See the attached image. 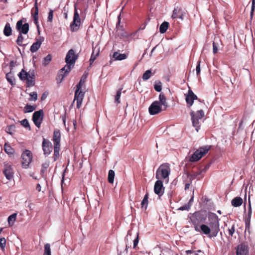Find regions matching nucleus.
Masks as SVG:
<instances>
[{
    "label": "nucleus",
    "instance_id": "1",
    "mask_svg": "<svg viewBox=\"0 0 255 255\" xmlns=\"http://www.w3.org/2000/svg\"><path fill=\"white\" fill-rule=\"evenodd\" d=\"M207 224H202L200 227L201 233L212 238L217 236L220 231V219L214 213L209 212L207 216Z\"/></svg>",
    "mask_w": 255,
    "mask_h": 255
},
{
    "label": "nucleus",
    "instance_id": "2",
    "mask_svg": "<svg viewBox=\"0 0 255 255\" xmlns=\"http://www.w3.org/2000/svg\"><path fill=\"white\" fill-rule=\"evenodd\" d=\"M78 57V55L75 54L73 49H71L68 51L65 58L66 65L60 70L58 73V76L61 77V80L64 77L66 74L70 72L72 68L73 67Z\"/></svg>",
    "mask_w": 255,
    "mask_h": 255
},
{
    "label": "nucleus",
    "instance_id": "3",
    "mask_svg": "<svg viewBox=\"0 0 255 255\" xmlns=\"http://www.w3.org/2000/svg\"><path fill=\"white\" fill-rule=\"evenodd\" d=\"M170 171V165L168 163H165L162 164L156 171V178L159 180L161 179H168Z\"/></svg>",
    "mask_w": 255,
    "mask_h": 255
},
{
    "label": "nucleus",
    "instance_id": "4",
    "mask_svg": "<svg viewBox=\"0 0 255 255\" xmlns=\"http://www.w3.org/2000/svg\"><path fill=\"white\" fill-rule=\"evenodd\" d=\"M190 116L193 127L195 128L196 130L198 132L200 128V124L199 120H201L204 116V112L202 109H200L194 112H190Z\"/></svg>",
    "mask_w": 255,
    "mask_h": 255
},
{
    "label": "nucleus",
    "instance_id": "5",
    "mask_svg": "<svg viewBox=\"0 0 255 255\" xmlns=\"http://www.w3.org/2000/svg\"><path fill=\"white\" fill-rule=\"evenodd\" d=\"M18 75L20 80H26L27 87H31L34 85L35 75L33 72L30 73V71L26 72L24 69H22Z\"/></svg>",
    "mask_w": 255,
    "mask_h": 255
},
{
    "label": "nucleus",
    "instance_id": "6",
    "mask_svg": "<svg viewBox=\"0 0 255 255\" xmlns=\"http://www.w3.org/2000/svg\"><path fill=\"white\" fill-rule=\"evenodd\" d=\"M210 146H205L199 148L192 155L190 158V161L195 162L200 160L203 156L205 155L210 149Z\"/></svg>",
    "mask_w": 255,
    "mask_h": 255
},
{
    "label": "nucleus",
    "instance_id": "7",
    "mask_svg": "<svg viewBox=\"0 0 255 255\" xmlns=\"http://www.w3.org/2000/svg\"><path fill=\"white\" fill-rule=\"evenodd\" d=\"M205 220L206 217L200 212H195L191 218V221L194 226L195 230L197 232H201L198 228V225L200 223L204 222Z\"/></svg>",
    "mask_w": 255,
    "mask_h": 255
},
{
    "label": "nucleus",
    "instance_id": "8",
    "mask_svg": "<svg viewBox=\"0 0 255 255\" xmlns=\"http://www.w3.org/2000/svg\"><path fill=\"white\" fill-rule=\"evenodd\" d=\"M22 166L25 168H27L32 160V154L31 152L26 149L21 154Z\"/></svg>",
    "mask_w": 255,
    "mask_h": 255
},
{
    "label": "nucleus",
    "instance_id": "9",
    "mask_svg": "<svg viewBox=\"0 0 255 255\" xmlns=\"http://www.w3.org/2000/svg\"><path fill=\"white\" fill-rule=\"evenodd\" d=\"M76 89L75 92V95H74V101H76V107L77 109H80L82 102L83 100L84 99V96H85V92H83L82 91V88H78L76 87Z\"/></svg>",
    "mask_w": 255,
    "mask_h": 255
},
{
    "label": "nucleus",
    "instance_id": "10",
    "mask_svg": "<svg viewBox=\"0 0 255 255\" xmlns=\"http://www.w3.org/2000/svg\"><path fill=\"white\" fill-rule=\"evenodd\" d=\"M44 117L42 110L35 111L32 116V120L35 125L38 128L40 127Z\"/></svg>",
    "mask_w": 255,
    "mask_h": 255
},
{
    "label": "nucleus",
    "instance_id": "11",
    "mask_svg": "<svg viewBox=\"0 0 255 255\" xmlns=\"http://www.w3.org/2000/svg\"><path fill=\"white\" fill-rule=\"evenodd\" d=\"M81 20L79 14L76 7L74 8L73 20L70 24L71 30L72 31H77L80 25Z\"/></svg>",
    "mask_w": 255,
    "mask_h": 255
},
{
    "label": "nucleus",
    "instance_id": "12",
    "mask_svg": "<svg viewBox=\"0 0 255 255\" xmlns=\"http://www.w3.org/2000/svg\"><path fill=\"white\" fill-rule=\"evenodd\" d=\"M165 110H163V108L159 105L157 101L153 102L149 106L148 111L151 115H157L162 111Z\"/></svg>",
    "mask_w": 255,
    "mask_h": 255
},
{
    "label": "nucleus",
    "instance_id": "13",
    "mask_svg": "<svg viewBox=\"0 0 255 255\" xmlns=\"http://www.w3.org/2000/svg\"><path fill=\"white\" fill-rule=\"evenodd\" d=\"M25 20V19L22 18L18 20L16 23V28L20 33L26 34L28 32L29 27V24L28 23H25L23 24V22Z\"/></svg>",
    "mask_w": 255,
    "mask_h": 255
},
{
    "label": "nucleus",
    "instance_id": "14",
    "mask_svg": "<svg viewBox=\"0 0 255 255\" xmlns=\"http://www.w3.org/2000/svg\"><path fill=\"white\" fill-rule=\"evenodd\" d=\"M42 149L45 156L49 155L52 151L53 146L51 142L47 139L43 138L42 143Z\"/></svg>",
    "mask_w": 255,
    "mask_h": 255
},
{
    "label": "nucleus",
    "instance_id": "15",
    "mask_svg": "<svg viewBox=\"0 0 255 255\" xmlns=\"http://www.w3.org/2000/svg\"><path fill=\"white\" fill-rule=\"evenodd\" d=\"M249 248L247 244L242 243L236 248L237 255H248Z\"/></svg>",
    "mask_w": 255,
    "mask_h": 255
},
{
    "label": "nucleus",
    "instance_id": "16",
    "mask_svg": "<svg viewBox=\"0 0 255 255\" xmlns=\"http://www.w3.org/2000/svg\"><path fill=\"white\" fill-rule=\"evenodd\" d=\"M154 191L159 197H161L164 193V187H163V182L158 179L155 183L154 186Z\"/></svg>",
    "mask_w": 255,
    "mask_h": 255
},
{
    "label": "nucleus",
    "instance_id": "17",
    "mask_svg": "<svg viewBox=\"0 0 255 255\" xmlns=\"http://www.w3.org/2000/svg\"><path fill=\"white\" fill-rule=\"evenodd\" d=\"M185 100L187 107L190 108L193 105L194 100H198V97L191 90H189L186 96Z\"/></svg>",
    "mask_w": 255,
    "mask_h": 255
},
{
    "label": "nucleus",
    "instance_id": "18",
    "mask_svg": "<svg viewBox=\"0 0 255 255\" xmlns=\"http://www.w3.org/2000/svg\"><path fill=\"white\" fill-rule=\"evenodd\" d=\"M185 14V12L182 8L175 7L173 10L172 18L173 19L180 18L181 20H183Z\"/></svg>",
    "mask_w": 255,
    "mask_h": 255
},
{
    "label": "nucleus",
    "instance_id": "19",
    "mask_svg": "<svg viewBox=\"0 0 255 255\" xmlns=\"http://www.w3.org/2000/svg\"><path fill=\"white\" fill-rule=\"evenodd\" d=\"M3 173L8 180H11L13 176L14 172L10 165H5Z\"/></svg>",
    "mask_w": 255,
    "mask_h": 255
},
{
    "label": "nucleus",
    "instance_id": "20",
    "mask_svg": "<svg viewBox=\"0 0 255 255\" xmlns=\"http://www.w3.org/2000/svg\"><path fill=\"white\" fill-rule=\"evenodd\" d=\"M61 133L59 129H56L54 130L53 139L54 145H60Z\"/></svg>",
    "mask_w": 255,
    "mask_h": 255
},
{
    "label": "nucleus",
    "instance_id": "21",
    "mask_svg": "<svg viewBox=\"0 0 255 255\" xmlns=\"http://www.w3.org/2000/svg\"><path fill=\"white\" fill-rule=\"evenodd\" d=\"M159 104L162 107L163 110H166L168 107V103L167 102V99L164 94L163 93H161L159 96Z\"/></svg>",
    "mask_w": 255,
    "mask_h": 255
},
{
    "label": "nucleus",
    "instance_id": "22",
    "mask_svg": "<svg viewBox=\"0 0 255 255\" xmlns=\"http://www.w3.org/2000/svg\"><path fill=\"white\" fill-rule=\"evenodd\" d=\"M42 43V39L40 37L39 39H36V41L32 44V45L30 47V51L31 52L33 53L37 51L38 49L40 47V46Z\"/></svg>",
    "mask_w": 255,
    "mask_h": 255
},
{
    "label": "nucleus",
    "instance_id": "23",
    "mask_svg": "<svg viewBox=\"0 0 255 255\" xmlns=\"http://www.w3.org/2000/svg\"><path fill=\"white\" fill-rule=\"evenodd\" d=\"M131 231H128L127 234V235L125 238V241L126 243V250L127 251L128 248H131V241H132V238H131Z\"/></svg>",
    "mask_w": 255,
    "mask_h": 255
},
{
    "label": "nucleus",
    "instance_id": "24",
    "mask_svg": "<svg viewBox=\"0 0 255 255\" xmlns=\"http://www.w3.org/2000/svg\"><path fill=\"white\" fill-rule=\"evenodd\" d=\"M202 171H198L197 172L193 171L192 173L189 172L187 173V176L191 180H193L195 178H200L202 177L201 176Z\"/></svg>",
    "mask_w": 255,
    "mask_h": 255
},
{
    "label": "nucleus",
    "instance_id": "25",
    "mask_svg": "<svg viewBox=\"0 0 255 255\" xmlns=\"http://www.w3.org/2000/svg\"><path fill=\"white\" fill-rule=\"evenodd\" d=\"M231 203L234 207H239L243 204V199L240 197H236L232 200Z\"/></svg>",
    "mask_w": 255,
    "mask_h": 255
},
{
    "label": "nucleus",
    "instance_id": "26",
    "mask_svg": "<svg viewBox=\"0 0 255 255\" xmlns=\"http://www.w3.org/2000/svg\"><path fill=\"white\" fill-rule=\"evenodd\" d=\"M127 55L126 54H120L118 52H115L113 54V57L116 60H122L127 58Z\"/></svg>",
    "mask_w": 255,
    "mask_h": 255
},
{
    "label": "nucleus",
    "instance_id": "27",
    "mask_svg": "<svg viewBox=\"0 0 255 255\" xmlns=\"http://www.w3.org/2000/svg\"><path fill=\"white\" fill-rule=\"evenodd\" d=\"M60 147V145H54V154L53 156L54 161H56L59 157Z\"/></svg>",
    "mask_w": 255,
    "mask_h": 255
},
{
    "label": "nucleus",
    "instance_id": "28",
    "mask_svg": "<svg viewBox=\"0 0 255 255\" xmlns=\"http://www.w3.org/2000/svg\"><path fill=\"white\" fill-rule=\"evenodd\" d=\"M11 28L10 27V23H6L4 29H3V33L6 36H9L11 34Z\"/></svg>",
    "mask_w": 255,
    "mask_h": 255
},
{
    "label": "nucleus",
    "instance_id": "29",
    "mask_svg": "<svg viewBox=\"0 0 255 255\" xmlns=\"http://www.w3.org/2000/svg\"><path fill=\"white\" fill-rule=\"evenodd\" d=\"M49 166V161H46L43 163L41 165V169L40 170V174L42 176H45V174L46 172L47 169Z\"/></svg>",
    "mask_w": 255,
    "mask_h": 255
},
{
    "label": "nucleus",
    "instance_id": "30",
    "mask_svg": "<svg viewBox=\"0 0 255 255\" xmlns=\"http://www.w3.org/2000/svg\"><path fill=\"white\" fill-rule=\"evenodd\" d=\"M148 193L147 192L144 196V198L141 201V206L142 208H144L145 209L147 208L148 204Z\"/></svg>",
    "mask_w": 255,
    "mask_h": 255
},
{
    "label": "nucleus",
    "instance_id": "31",
    "mask_svg": "<svg viewBox=\"0 0 255 255\" xmlns=\"http://www.w3.org/2000/svg\"><path fill=\"white\" fill-rule=\"evenodd\" d=\"M4 150L8 155H13L14 153V149L8 144H4Z\"/></svg>",
    "mask_w": 255,
    "mask_h": 255
},
{
    "label": "nucleus",
    "instance_id": "32",
    "mask_svg": "<svg viewBox=\"0 0 255 255\" xmlns=\"http://www.w3.org/2000/svg\"><path fill=\"white\" fill-rule=\"evenodd\" d=\"M16 216L17 214L13 213L8 217L7 221L9 226H12L13 225L14 223L16 220Z\"/></svg>",
    "mask_w": 255,
    "mask_h": 255
},
{
    "label": "nucleus",
    "instance_id": "33",
    "mask_svg": "<svg viewBox=\"0 0 255 255\" xmlns=\"http://www.w3.org/2000/svg\"><path fill=\"white\" fill-rule=\"evenodd\" d=\"M168 26H169V23L168 22H166V21L163 22L160 26V27H159L160 32L161 33H165L167 31Z\"/></svg>",
    "mask_w": 255,
    "mask_h": 255
},
{
    "label": "nucleus",
    "instance_id": "34",
    "mask_svg": "<svg viewBox=\"0 0 255 255\" xmlns=\"http://www.w3.org/2000/svg\"><path fill=\"white\" fill-rule=\"evenodd\" d=\"M152 75L151 70H146L143 74L142 78L144 81L148 80Z\"/></svg>",
    "mask_w": 255,
    "mask_h": 255
},
{
    "label": "nucleus",
    "instance_id": "35",
    "mask_svg": "<svg viewBox=\"0 0 255 255\" xmlns=\"http://www.w3.org/2000/svg\"><path fill=\"white\" fill-rule=\"evenodd\" d=\"M115 177V172L113 170H110L108 173V180L110 183H113Z\"/></svg>",
    "mask_w": 255,
    "mask_h": 255
},
{
    "label": "nucleus",
    "instance_id": "36",
    "mask_svg": "<svg viewBox=\"0 0 255 255\" xmlns=\"http://www.w3.org/2000/svg\"><path fill=\"white\" fill-rule=\"evenodd\" d=\"M87 75H85L84 74L81 78V79L79 81V82L77 84V85L76 86V87H78V88H82V86L84 85L85 82H86V79H87Z\"/></svg>",
    "mask_w": 255,
    "mask_h": 255
},
{
    "label": "nucleus",
    "instance_id": "37",
    "mask_svg": "<svg viewBox=\"0 0 255 255\" xmlns=\"http://www.w3.org/2000/svg\"><path fill=\"white\" fill-rule=\"evenodd\" d=\"M52 60V55L51 54L47 55L43 59L42 65L44 66L48 65Z\"/></svg>",
    "mask_w": 255,
    "mask_h": 255
},
{
    "label": "nucleus",
    "instance_id": "38",
    "mask_svg": "<svg viewBox=\"0 0 255 255\" xmlns=\"http://www.w3.org/2000/svg\"><path fill=\"white\" fill-rule=\"evenodd\" d=\"M15 127L14 125L7 126L5 128V131L10 135H12L15 131Z\"/></svg>",
    "mask_w": 255,
    "mask_h": 255
},
{
    "label": "nucleus",
    "instance_id": "39",
    "mask_svg": "<svg viewBox=\"0 0 255 255\" xmlns=\"http://www.w3.org/2000/svg\"><path fill=\"white\" fill-rule=\"evenodd\" d=\"M123 88H121L117 92V94L115 96V102L116 103H117V104H119L121 103V101H120V97H121V94H122V90Z\"/></svg>",
    "mask_w": 255,
    "mask_h": 255
},
{
    "label": "nucleus",
    "instance_id": "40",
    "mask_svg": "<svg viewBox=\"0 0 255 255\" xmlns=\"http://www.w3.org/2000/svg\"><path fill=\"white\" fill-rule=\"evenodd\" d=\"M36 109V107L33 106L27 105L24 108V113H30L34 111Z\"/></svg>",
    "mask_w": 255,
    "mask_h": 255
},
{
    "label": "nucleus",
    "instance_id": "41",
    "mask_svg": "<svg viewBox=\"0 0 255 255\" xmlns=\"http://www.w3.org/2000/svg\"><path fill=\"white\" fill-rule=\"evenodd\" d=\"M43 255H51L50 245L49 244H46L44 245V252Z\"/></svg>",
    "mask_w": 255,
    "mask_h": 255
},
{
    "label": "nucleus",
    "instance_id": "42",
    "mask_svg": "<svg viewBox=\"0 0 255 255\" xmlns=\"http://www.w3.org/2000/svg\"><path fill=\"white\" fill-rule=\"evenodd\" d=\"M132 241L133 244V248L135 250H138V248L137 247V245L139 242V237L138 233H136L135 238L133 240H132Z\"/></svg>",
    "mask_w": 255,
    "mask_h": 255
},
{
    "label": "nucleus",
    "instance_id": "43",
    "mask_svg": "<svg viewBox=\"0 0 255 255\" xmlns=\"http://www.w3.org/2000/svg\"><path fill=\"white\" fill-rule=\"evenodd\" d=\"M6 78L9 83H10L11 85L13 84L14 79L13 76V74L11 72H9L6 74Z\"/></svg>",
    "mask_w": 255,
    "mask_h": 255
},
{
    "label": "nucleus",
    "instance_id": "44",
    "mask_svg": "<svg viewBox=\"0 0 255 255\" xmlns=\"http://www.w3.org/2000/svg\"><path fill=\"white\" fill-rule=\"evenodd\" d=\"M252 214V211L251 205L250 201H249V207L247 216L245 218V221H251Z\"/></svg>",
    "mask_w": 255,
    "mask_h": 255
},
{
    "label": "nucleus",
    "instance_id": "45",
    "mask_svg": "<svg viewBox=\"0 0 255 255\" xmlns=\"http://www.w3.org/2000/svg\"><path fill=\"white\" fill-rule=\"evenodd\" d=\"M6 245V240L4 238H0V248L1 250H4Z\"/></svg>",
    "mask_w": 255,
    "mask_h": 255
},
{
    "label": "nucleus",
    "instance_id": "46",
    "mask_svg": "<svg viewBox=\"0 0 255 255\" xmlns=\"http://www.w3.org/2000/svg\"><path fill=\"white\" fill-rule=\"evenodd\" d=\"M23 37L22 35V33H19V35L18 36V37L16 40V43L17 44L21 46L22 45V42L23 41Z\"/></svg>",
    "mask_w": 255,
    "mask_h": 255
},
{
    "label": "nucleus",
    "instance_id": "47",
    "mask_svg": "<svg viewBox=\"0 0 255 255\" xmlns=\"http://www.w3.org/2000/svg\"><path fill=\"white\" fill-rule=\"evenodd\" d=\"M31 13L33 17H38V7H33L31 9Z\"/></svg>",
    "mask_w": 255,
    "mask_h": 255
},
{
    "label": "nucleus",
    "instance_id": "48",
    "mask_svg": "<svg viewBox=\"0 0 255 255\" xmlns=\"http://www.w3.org/2000/svg\"><path fill=\"white\" fill-rule=\"evenodd\" d=\"M98 54H99V52H97L96 54H95L94 50H93V53L91 55V58L89 60L90 65H91L94 62V61L96 60Z\"/></svg>",
    "mask_w": 255,
    "mask_h": 255
},
{
    "label": "nucleus",
    "instance_id": "49",
    "mask_svg": "<svg viewBox=\"0 0 255 255\" xmlns=\"http://www.w3.org/2000/svg\"><path fill=\"white\" fill-rule=\"evenodd\" d=\"M30 98L29 99L30 101H35L37 99V94L36 92H33L29 94Z\"/></svg>",
    "mask_w": 255,
    "mask_h": 255
},
{
    "label": "nucleus",
    "instance_id": "50",
    "mask_svg": "<svg viewBox=\"0 0 255 255\" xmlns=\"http://www.w3.org/2000/svg\"><path fill=\"white\" fill-rule=\"evenodd\" d=\"M154 88L155 91L157 92H160L162 90V85L161 83L160 82H159L158 84H155L154 85Z\"/></svg>",
    "mask_w": 255,
    "mask_h": 255
},
{
    "label": "nucleus",
    "instance_id": "51",
    "mask_svg": "<svg viewBox=\"0 0 255 255\" xmlns=\"http://www.w3.org/2000/svg\"><path fill=\"white\" fill-rule=\"evenodd\" d=\"M20 123H21V125H22L24 127L30 128V125H29V122L27 119H25L22 120L20 122Z\"/></svg>",
    "mask_w": 255,
    "mask_h": 255
},
{
    "label": "nucleus",
    "instance_id": "52",
    "mask_svg": "<svg viewBox=\"0 0 255 255\" xmlns=\"http://www.w3.org/2000/svg\"><path fill=\"white\" fill-rule=\"evenodd\" d=\"M235 232V225H233L231 228L228 229L229 235L231 237H233V234Z\"/></svg>",
    "mask_w": 255,
    "mask_h": 255
},
{
    "label": "nucleus",
    "instance_id": "53",
    "mask_svg": "<svg viewBox=\"0 0 255 255\" xmlns=\"http://www.w3.org/2000/svg\"><path fill=\"white\" fill-rule=\"evenodd\" d=\"M250 222L251 221H245V233L248 232L249 234L250 233Z\"/></svg>",
    "mask_w": 255,
    "mask_h": 255
},
{
    "label": "nucleus",
    "instance_id": "54",
    "mask_svg": "<svg viewBox=\"0 0 255 255\" xmlns=\"http://www.w3.org/2000/svg\"><path fill=\"white\" fill-rule=\"evenodd\" d=\"M200 63H201L200 61H199L198 62V64H197V65L196 68V74L198 77H200V71H201Z\"/></svg>",
    "mask_w": 255,
    "mask_h": 255
},
{
    "label": "nucleus",
    "instance_id": "55",
    "mask_svg": "<svg viewBox=\"0 0 255 255\" xmlns=\"http://www.w3.org/2000/svg\"><path fill=\"white\" fill-rule=\"evenodd\" d=\"M255 0H252L251 11V13H250V15L252 17L253 15L254 12L255 11Z\"/></svg>",
    "mask_w": 255,
    "mask_h": 255
},
{
    "label": "nucleus",
    "instance_id": "56",
    "mask_svg": "<svg viewBox=\"0 0 255 255\" xmlns=\"http://www.w3.org/2000/svg\"><path fill=\"white\" fill-rule=\"evenodd\" d=\"M190 207H191V205L190 204H186V205H185L183 206H181L179 208V210H182V211H183V210H187L188 211L190 208Z\"/></svg>",
    "mask_w": 255,
    "mask_h": 255
},
{
    "label": "nucleus",
    "instance_id": "57",
    "mask_svg": "<svg viewBox=\"0 0 255 255\" xmlns=\"http://www.w3.org/2000/svg\"><path fill=\"white\" fill-rule=\"evenodd\" d=\"M53 10H50L48 13V19L47 21L49 22H52L53 19Z\"/></svg>",
    "mask_w": 255,
    "mask_h": 255
},
{
    "label": "nucleus",
    "instance_id": "58",
    "mask_svg": "<svg viewBox=\"0 0 255 255\" xmlns=\"http://www.w3.org/2000/svg\"><path fill=\"white\" fill-rule=\"evenodd\" d=\"M218 47L216 45V44L214 42L213 43V53L214 54H216L218 52Z\"/></svg>",
    "mask_w": 255,
    "mask_h": 255
},
{
    "label": "nucleus",
    "instance_id": "59",
    "mask_svg": "<svg viewBox=\"0 0 255 255\" xmlns=\"http://www.w3.org/2000/svg\"><path fill=\"white\" fill-rule=\"evenodd\" d=\"M48 93L46 92L43 93L41 97V100L44 101L47 97Z\"/></svg>",
    "mask_w": 255,
    "mask_h": 255
},
{
    "label": "nucleus",
    "instance_id": "60",
    "mask_svg": "<svg viewBox=\"0 0 255 255\" xmlns=\"http://www.w3.org/2000/svg\"><path fill=\"white\" fill-rule=\"evenodd\" d=\"M186 254L187 255H188L189 254H193V255H199L198 254L196 253L195 252L191 251V250H187L186 251Z\"/></svg>",
    "mask_w": 255,
    "mask_h": 255
},
{
    "label": "nucleus",
    "instance_id": "61",
    "mask_svg": "<svg viewBox=\"0 0 255 255\" xmlns=\"http://www.w3.org/2000/svg\"><path fill=\"white\" fill-rule=\"evenodd\" d=\"M33 20H34V23L37 25V26L38 27V17H33Z\"/></svg>",
    "mask_w": 255,
    "mask_h": 255
},
{
    "label": "nucleus",
    "instance_id": "62",
    "mask_svg": "<svg viewBox=\"0 0 255 255\" xmlns=\"http://www.w3.org/2000/svg\"><path fill=\"white\" fill-rule=\"evenodd\" d=\"M41 185H40V184H37L36 185V190L38 191V192H40L41 191Z\"/></svg>",
    "mask_w": 255,
    "mask_h": 255
},
{
    "label": "nucleus",
    "instance_id": "63",
    "mask_svg": "<svg viewBox=\"0 0 255 255\" xmlns=\"http://www.w3.org/2000/svg\"><path fill=\"white\" fill-rule=\"evenodd\" d=\"M120 22H121V15H119L118 16V22L117 23V26H118V25H119L120 24Z\"/></svg>",
    "mask_w": 255,
    "mask_h": 255
},
{
    "label": "nucleus",
    "instance_id": "64",
    "mask_svg": "<svg viewBox=\"0 0 255 255\" xmlns=\"http://www.w3.org/2000/svg\"><path fill=\"white\" fill-rule=\"evenodd\" d=\"M189 187H190L189 183L186 184L185 185V190H186L188 189L189 188Z\"/></svg>",
    "mask_w": 255,
    "mask_h": 255
}]
</instances>
